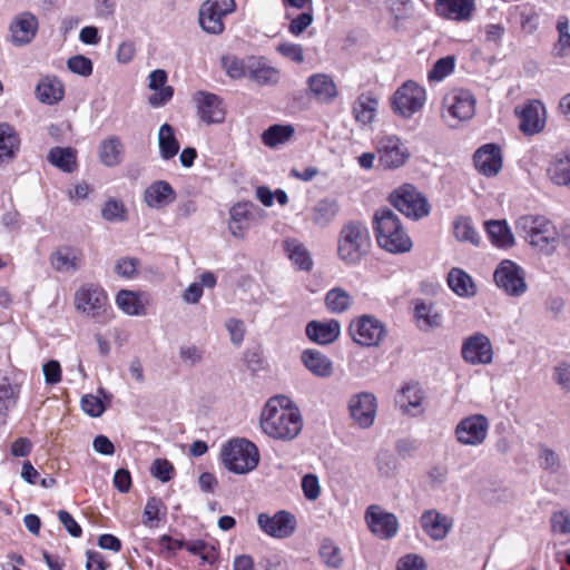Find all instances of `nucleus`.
<instances>
[{
  "label": "nucleus",
  "instance_id": "1",
  "mask_svg": "<svg viewBox=\"0 0 570 570\" xmlns=\"http://www.w3.org/2000/svg\"><path fill=\"white\" fill-rule=\"evenodd\" d=\"M263 432L275 440L292 441L303 429L299 409L286 394H274L259 417Z\"/></svg>",
  "mask_w": 570,
  "mask_h": 570
},
{
  "label": "nucleus",
  "instance_id": "2",
  "mask_svg": "<svg viewBox=\"0 0 570 570\" xmlns=\"http://www.w3.org/2000/svg\"><path fill=\"white\" fill-rule=\"evenodd\" d=\"M373 230L379 246L392 254L410 252L412 240L399 216L390 208H380L373 217Z\"/></svg>",
  "mask_w": 570,
  "mask_h": 570
},
{
  "label": "nucleus",
  "instance_id": "3",
  "mask_svg": "<svg viewBox=\"0 0 570 570\" xmlns=\"http://www.w3.org/2000/svg\"><path fill=\"white\" fill-rule=\"evenodd\" d=\"M368 228L361 222L344 224L337 237V257L346 266H356L371 248Z\"/></svg>",
  "mask_w": 570,
  "mask_h": 570
},
{
  "label": "nucleus",
  "instance_id": "4",
  "mask_svg": "<svg viewBox=\"0 0 570 570\" xmlns=\"http://www.w3.org/2000/svg\"><path fill=\"white\" fill-rule=\"evenodd\" d=\"M515 230L531 246L541 252L552 250L558 242V232L554 225L541 215H523L515 222Z\"/></svg>",
  "mask_w": 570,
  "mask_h": 570
},
{
  "label": "nucleus",
  "instance_id": "5",
  "mask_svg": "<svg viewBox=\"0 0 570 570\" xmlns=\"http://www.w3.org/2000/svg\"><path fill=\"white\" fill-rule=\"evenodd\" d=\"M75 308L98 324H107L114 317L106 291L96 284H83L76 291Z\"/></svg>",
  "mask_w": 570,
  "mask_h": 570
},
{
  "label": "nucleus",
  "instance_id": "6",
  "mask_svg": "<svg viewBox=\"0 0 570 570\" xmlns=\"http://www.w3.org/2000/svg\"><path fill=\"white\" fill-rule=\"evenodd\" d=\"M222 461L227 470L236 474H246L258 465L257 446L246 439L228 441L222 449Z\"/></svg>",
  "mask_w": 570,
  "mask_h": 570
},
{
  "label": "nucleus",
  "instance_id": "7",
  "mask_svg": "<svg viewBox=\"0 0 570 570\" xmlns=\"http://www.w3.org/2000/svg\"><path fill=\"white\" fill-rule=\"evenodd\" d=\"M475 97L470 90L453 89L442 100L441 117L448 126L455 128L475 114Z\"/></svg>",
  "mask_w": 570,
  "mask_h": 570
},
{
  "label": "nucleus",
  "instance_id": "8",
  "mask_svg": "<svg viewBox=\"0 0 570 570\" xmlns=\"http://www.w3.org/2000/svg\"><path fill=\"white\" fill-rule=\"evenodd\" d=\"M348 334L355 344L363 347H374L379 346L387 336V328L375 316L363 314L351 321Z\"/></svg>",
  "mask_w": 570,
  "mask_h": 570
},
{
  "label": "nucleus",
  "instance_id": "9",
  "mask_svg": "<svg viewBox=\"0 0 570 570\" xmlns=\"http://www.w3.org/2000/svg\"><path fill=\"white\" fill-rule=\"evenodd\" d=\"M390 200L399 212L413 219H421L431 210L428 199L410 184H404L395 189L391 194Z\"/></svg>",
  "mask_w": 570,
  "mask_h": 570
},
{
  "label": "nucleus",
  "instance_id": "10",
  "mask_svg": "<svg viewBox=\"0 0 570 570\" xmlns=\"http://www.w3.org/2000/svg\"><path fill=\"white\" fill-rule=\"evenodd\" d=\"M375 149L379 167L384 170H394L404 166L411 156L402 139L393 134L379 137Z\"/></svg>",
  "mask_w": 570,
  "mask_h": 570
},
{
  "label": "nucleus",
  "instance_id": "11",
  "mask_svg": "<svg viewBox=\"0 0 570 570\" xmlns=\"http://www.w3.org/2000/svg\"><path fill=\"white\" fill-rule=\"evenodd\" d=\"M426 102L425 89L414 81L404 82L393 95L392 108L401 117L410 118Z\"/></svg>",
  "mask_w": 570,
  "mask_h": 570
},
{
  "label": "nucleus",
  "instance_id": "12",
  "mask_svg": "<svg viewBox=\"0 0 570 570\" xmlns=\"http://www.w3.org/2000/svg\"><path fill=\"white\" fill-rule=\"evenodd\" d=\"M236 8L234 0H207L199 10V24L204 31L219 35L225 29L224 19Z\"/></svg>",
  "mask_w": 570,
  "mask_h": 570
},
{
  "label": "nucleus",
  "instance_id": "13",
  "mask_svg": "<svg viewBox=\"0 0 570 570\" xmlns=\"http://www.w3.org/2000/svg\"><path fill=\"white\" fill-rule=\"evenodd\" d=\"M493 277L497 286L510 296L519 297L528 289L524 269L512 261H502Z\"/></svg>",
  "mask_w": 570,
  "mask_h": 570
},
{
  "label": "nucleus",
  "instance_id": "14",
  "mask_svg": "<svg viewBox=\"0 0 570 570\" xmlns=\"http://www.w3.org/2000/svg\"><path fill=\"white\" fill-rule=\"evenodd\" d=\"M489 421L482 414H473L462 419L454 429L456 441L466 446H479L488 436Z\"/></svg>",
  "mask_w": 570,
  "mask_h": 570
},
{
  "label": "nucleus",
  "instance_id": "15",
  "mask_svg": "<svg viewBox=\"0 0 570 570\" xmlns=\"http://www.w3.org/2000/svg\"><path fill=\"white\" fill-rule=\"evenodd\" d=\"M461 356L470 365H488L493 362V346L490 338L480 332L465 337L461 346Z\"/></svg>",
  "mask_w": 570,
  "mask_h": 570
},
{
  "label": "nucleus",
  "instance_id": "16",
  "mask_svg": "<svg viewBox=\"0 0 570 570\" xmlns=\"http://www.w3.org/2000/svg\"><path fill=\"white\" fill-rule=\"evenodd\" d=\"M364 518L370 531L380 539H392L399 532L400 524L396 515L377 504L367 507Z\"/></svg>",
  "mask_w": 570,
  "mask_h": 570
},
{
  "label": "nucleus",
  "instance_id": "17",
  "mask_svg": "<svg viewBox=\"0 0 570 570\" xmlns=\"http://www.w3.org/2000/svg\"><path fill=\"white\" fill-rule=\"evenodd\" d=\"M257 524L265 534L276 539H286L295 532L297 523L291 512L281 510L273 515L259 513Z\"/></svg>",
  "mask_w": 570,
  "mask_h": 570
},
{
  "label": "nucleus",
  "instance_id": "18",
  "mask_svg": "<svg viewBox=\"0 0 570 570\" xmlns=\"http://www.w3.org/2000/svg\"><path fill=\"white\" fill-rule=\"evenodd\" d=\"M38 28V18L32 12H20L9 24V40L16 47L27 46L35 39Z\"/></svg>",
  "mask_w": 570,
  "mask_h": 570
},
{
  "label": "nucleus",
  "instance_id": "19",
  "mask_svg": "<svg viewBox=\"0 0 570 570\" xmlns=\"http://www.w3.org/2000/svg\"><path fill=\"white\" fill-rule=\"evenodd\" d=\"M376 407L374 394H354L348 402L350 415L362 429H367L374 423Z\"/></svg>",
  "mask_w": 570,
  "mask_h": 570
},
{
  "label": "nucleus",
  "instance_id": "20",
  "mask_svg": "<svg viewBox=\"0 0 570 570\" xmlns=\"http://www.w3.org/2000/svg\"><path fill=\"white\" fill-rule=\"evenodd\" d=\"M520 120L519 128L525 135L540 132L546 124L544 109L540 101L533 100L515 108Z\"/></svg>",
  "mask_w": 570,
  "mask_h": 570
},
{
  "label": "nucleus",
  "instance_id": "21",
  "mask_svg": "<svg viewBox=\"0 0 570 570\" xmlns=\"http://www.w3.org/2000/svg\"><path fill=\"white\" fill-rule=\"evenodd\" d=\"M473 161L475 169L480 174L487 177H493L498 175L502 168L501 149L494 144H485L476 149Z\"/></svg>",
  "mask_w": 570,
  "mask_h": 570
},
{
  "label": "nucleus",
  "instance_id": "22",
  "mask_svg": "<svg viewBox=\"0 0 570 570\" xmlns=\"http://www.w3.org/2000/svg\"><path fill=\"white\" fill-rule=\"evenodd\" d=\"M434 8L441 18L466 22L473 16L475 2L474 0H435Z\"/></svg>",
  "mask_w": 570,
  "mask_h": 570
},
{
  "label": "nucleus",
  "instance_id": "23",
  "mask_svg": "<svg viewBox=\"0 0 570 570\" xmlns=\"http://www.w3.org/2000/svg\"><path fill=\"white\" fill-rule=\"evenodd\" d=\"M420 524L426 535L434 541L446 538L453 527V520L441 512L431 509L422 513Z\"/></svg>",
  "mask_w": 570,
  "mask_h": 570
},
{
  "label": "nucleus",
  "instance_id": "24",
  "mask_svg": "<svg viewBox=\"0 0 570 570\" xmlns=\"http://www.w3.org/2000/svg\"><path fill=\"white\" fill-rule=\"evenodd\" d=\"M53 269L60 273H75L82 265V253L71 246H60L50 256Z\"/></svg>",
  "mask_w": 570,
  "mask_h": 570
},
{
  "label": "nucleus",
  "instance_id": "25",
  "mask_svg": "<svg viewBox=\"0 0 570 570\" xmlns=\"http://www.w3.org/2000/svg\"><path fill=\"white\" fill-rule=\"evenodd\" d=\"M176 199V191L166 180L150 184L144 193V200L153 209H163Z\"/></svg>",
  "mask_w": 570,
  "mask_h": 570
},
{
  "label": "nucleus",
  "instance_id": "26",
  "mask_svg": "<svg viewBox=\"0 0 570 570\" xmlns=\"http://www.w3.org/2000/svg\"><path fill=\"white\" fill-rule=\"evenodd\" d=\"M198 114L206 124H219L225 119V108L222 99L208 92H199L197 97Z\"/></svg>",
  "mask_w": 570,
  "mask_h": 570
},
{
  "label": "nucleus",
  "instance_id": "27",
  "mask_svg": "<svg viewBox=\"0 0 570 570\" xmlns=\"http://www.w3.org/2000/svg\"><path fill=\"white\" fill-rule=\"evenodd\" d=\"M307 337L321 345L335 342L341 334V324L336 320L325 322L312 321L306 325Z\"/></svg>",
  "mask_w": 570,
  "mask_h": 570
},
{
  "label": "nucleus",
  "instance_id": "28",
  "mask_svg": "<svg viewBox=\"0 0 570 570\" xmlns=\"http://www.w3.org/2000/svg\"><path fill=\"white\" fill-rule=\"evenodd\" d=\"M377 108V98L372 92H363L353 102L352 114L361 127H367L375 120Z\"/></svg>",
  "mask_w": 570,
  "mask_h": 570
},
{
  "label": "nucleus",
  "instance_id": "29",
  "mask_svg": "<svg viewBox=\"0 0 570 570\" xmlns=\"http://www.w3.org/2000/svg\"><path fill=\"white\" fill-rule=\"evenodd\" d=\"M167 72L163 69H156L148 76V87L154 91L149 96L148 101L153 107H161L166 105L174 95V89L170 86H166Z\"/></svg>",
  "mask_w": 570,
  "mask_h": 570
},
{
  "label": "nucleus",
  "instance_id": "30",
  "mask_svg": "<svg viewBox=\"0 0 570 570\" xmlns=\"http://www.w3.org/2000/svg\"><path fill=\"white\" fill-rule=\"evenodd\" d=\"M307 85L311 94L321 102H332L338 94L334 80L326 73L312 75Z\"/></svg>",
  "mask_w": 570,
  "mask_h": 570
},
{
  "label": "nucleus",
  "instance_id": "31",
  "mask_svg": "<svg viewBox=\"0 0 570 570\" xmlns=\"http://www.w3.org/2000/svg\"><path fill=\"white\" fill-rule=\"evenodd\" d=\"M283 248L292 264L301 271L309 272L313 268V258L307 247L296 238H286Z\"/></svg>",
  "mask_w": 570,
  "mask_h": 570
},
{
  "label": "nucleus",
  "instance_id": "32",
  "mask_svg": "<svg viewBox=\"0 0 570 570\" xmlns=\"http://www.w3.org/2000/svg\"><path fill=\"white\" fill-rule=\"evenodd\" d=\"M65 95L63 83L55 76L41 78L36 87L38 100L46 105H55L62 100Z\"/></svg>",
  "mask_w": 570,
  "mask_h": 570
},
{
  "label": "nucleus",
  "instance_id": "33",
  "mask_svg": "<svg viewBox=\"0 0 570 570\" xmlns=\"http://www.w3.org/2000/svg\"><path fill=\"white\" fill-rule=\"evenodd\" d=\"M547 175L553 185L570 189V153L556 155L549 163Z\"/></svg>",
  "mask_w": 570,
  "mask_h": 570
},
{
  "label": "nucleus",
  "instance_id": "34",
  "mask_svg": "<svg viewBox=\"0 0 570 570\" xmlns=\"http://www.w3.org/2000/svg\"><path fill=\"white\" fill-rule=\"evenodd\" d=\"M301 361L315 376L327 377L333 373V362L317 350L309 348L303 351Z\"/></svg>",
  "mask_w": 570,
  "mask_h": 570
},
{
  "label": "nucleus",
  "instance_id": "35",
  "mask_svg": "<svg viewBox=\"0 0 570 570\" xmlns=\"http://www.w3.org/2000/svg\"><path fill=\"white\" fill-rule=\"evenodd\" d=\"M338 212L340 205L336 199L324 198L311 208L309 218L315 226L324 228L336 218Z\"/></svg>",
  "mask_w": 570,
  "mask_h": 570
},
{
  "label": "nucleus",
  "instance_id": "36",
  "mask_svg": "<svg viewBox=\"0 0 570 570\" xmlns=\"http://www.w3.org/2000/svg\"><path fill=\"white\" fill-rule=\"evenodd\" d=\"M250 207L249 203H237L230 208L228 229L234 237L244 238L252 217Z\"/></svg>",
  "mask_w": 570,
  "mask_h": 570
},
{
  "label": "nucleus",
  "instance_id": "37",
  "mask_svg": "<svg viewBox=\"0 0 570 570\" xmlns=\"http://www.w3.org/2000/svg\"><path fill=\"white\" fill-rule=\"evenodd\" d=\"M116 304L125 314L140 316L146 314L148 297L145 294L121 289L116 296Z\"/></svg>",
  "mask_w": 570,
  "mask_h": 570
},
{
  "label": "nucleus",
  "instance_id": "38",
  "mask_svg": "<svg viewBox=\"0 0 570 570\" xmlns=\"http://www.w3.org/2000/svg\"><path fill=\"white\" fill-rule=\"evenodd\" d=\"M446 281L449 287L460 297H473L476 294L472 277L461 268H451Z\"/></svg>",
  "mask_w": 570,
  "mask_h": 570
},
{
  "label": "nucleus",
  "instance_id": "39",
  "mask_svg": "<svg viewBox=\"0 0 570 570\" xmlns=\"http://www.w3.org/2000/svg\"><path fill=\"white\" fill-rule=\"evenodd\" d=\"M48 161L65 173H73L78 168L77 151L71 147H55L47 156Z\"/></svg>",
  "mask_w": 570,
  "mask_h": 570
},
{
  "label": "nucleus",
  "instance_id": "40",
  "mask_svg": "<svg viewBox=\"0 0 570 570\" xmlns=\"http://www.w3.org/2000/svg\"><path fill=\"white\" fill-rule=\"evenodd\" d=\"M248 78L255 80L259 85H272L278 81V71L268 66L262 59L254 57L248 58Z\"/></svg>",
  "mask_w": 570,
  "mask_h": 570
},
{
  "label": "nucleus",
  "instance_id": "41",
  "mask_svg": "<svg viewBox=\"0 0 570 570\" xmlns=\"http://www.w3.org/2000/svg\"><path fill=\"white\" fill-rule=\"evenodd\" d=\"M124 146L119 137L110 136L99 146V158L107 167H115L121 163Z\"/></svg>",
  "mask_w": 570,
  "mask_h": 570
},
{
  "label": "nucleus",
  "instance_id": "42",
  "mask_svg": "<svg viewBox=\"0 0 570 570\" xmlns=\"http://www.w3.org/2000/svg\"><path fill=\"white\" fill-rule=\"evenodd\" d=\"M20 139L8 124H0V163L12 160L19 149Z\"/></svg>",
  "mask_w": 570,
  "mask_h": 570
},
{
  "label": "nucleus",
  "instance_id": "43",
  "mask_svg": "<svg viewBox=\"0 0 570 570\" xmlns=\"http://www.w3.org/2000/svg\"><path fill=\"white\" fill-rule=\"evenodd\" d=\"M158 147L161 159L169 160L179 151V141L169 124H164L158 130Z\"/></svg>",
  "mask_w": 570,
  "mask_h": 570
},
{
  "label": "nucleus",
  "instance_id": "44",
  "mask_svg": "<svg viewBox=\"0 0 570 570\" xmlns=\"http://www.w3.org/2000/svg\"><path fill=\"white\" fill-rule=\"evenodd\" d=\"M485 230L493 245L498 247L507 248L514 244L513 234L504 220L487 222Z\"/></svg>",
  "mask_w": 570,
  "mask_h": 570
},
{
  "label": "nucleus",
  "instance_id": "45",
  "mask_svg": "<svg viewBox=\"0 0 570 570\" xmlns=\"http://www.w3.org/2000/svg\"><path fill=\"white\" fill-rule=\"evenodd\" d=\"M295 129L292 125H273L262 135L263 142L269 148H276L279 145L288 142Z\"/></svg>",
  "mask_w": 570,
  "mask_h": 570
},
{
  "label": "nucleus",
  "instance_id": "46",
  "mask_svg": "<svg viewBox=\"0 0 570 570\" xmlns=\"http://www.w3.org/2000/svg\"><path fill=\"white\" fill-rule=\"evenodd\" d=\"M414 316L421 330L439 327L442 324L441 315L434 309L432 304L425 302H420L415 305Z\"/></svg>",
  "mask_w": 570,
  "mask_h": 570
},
{
  "label": "nucleus",
  "instance_id": "47",
  "mask_svg": "<svg viewBox=\"0 0 570 570\" xmlns=\"http://www.w3.org/2000/svg\"><path fill=\"white\" fill-rule=\"evenodd\" d=\"M353 303L351 294L342 287H334L325 295L326 308L332 313H344Z\"/></svg>",
  "mask_w": 570,
  "mask_h": 570
},
{
  "label": "nucleus",
  "instance_id": "48",
  "mask_svg": "<svg viewBox=\"0 0 570 570\" xmlns=\"http://www.w3.org/2000/svg\"><path fill=\"white\" fill-rule=\"evenodd\" d=\"M111 394H83L80 401L82 411L91 417H99L110 403Z\"/></svg>",
  "mask_w": 570,
  "mask_h": 570
},
{
  "label": "nucleus",
  "instance_id": "49",
  "mask_svg": "<svg viewBox=\"0 0 570 570\" xmlns=\"http://www.w3.org/2000/svg\"><path fill=\"white\" fill-rule=\"evenodd\" d=\"M453 233L458 240L478 245L480 235L469 217H458L453 223Z\"/></svg>",
  "mask_w": 570,
  "mask_h": 570
},
{
  "label": "nucleus",
  "instance_id": "50",
  "mask_svg": "<svg viewBox=\"0 0 570 570\" xmlns=\"http://www.w3.org/2000/svg\"><path fill=\"white\" fill-rule=\"evenodd\" d=\"M285 18L289 21L288 31L291 35L298 37L301 36L313 22L312 10H305L296 13L291 9L285 12Z\"/></svg>",
  "mask_w": 570,
  "mask_h": 570
},
{
  "label": "nucleus",
  "instance_id": "51",
  "mask_svg": "<svg viewBox=\"0 0 570 570\" xmlns=\"http://www.w3.org/2000/svg\"><path fill=\"white\" fill-rule=\"evenodd\" d=\"M395 404L403 414L419 416L424 412L423 397L420 394H397Z\"/></svg>",
  "mask_w": 570,
  "mask_h": 570
},
{
  "label": "nucleus",
  "instance_id": "52",
  "mask_svg": "<svg viewBox=\"0 0 570 570\" xmlns=\"http://www.w3.org/2000/svg\"><path fill=\"white\" fill-rule=\"evenodd\" d=\"M222 63L226 73L233 79L248 76V59L242 60L235 56H227L222 59Z\"/></svg>",
  "mask_w": 570,
  "mask_h": 570
},
{
  "label": "nucleus",
  "instance_id": "53",
  "mask_svg": "<svg viewBox=\"0 0 570 570\" xmlns=\"http://www.w3.org/2000/svg\"><path fill=\"white\" fill-rule=\"evenodd\" d=\"M320 557L322 561L331 567L338 568L342 564L341 550L331 540H324L320 548Z\"/></svg>",
  "mask_w": 570,
  "mask_h": 570
},
{
  "label": "nucleus",
  "instance_id": "54",
  "mask_svg": "<svg viewBox=\"0 0 570 570\" xmlns=\"http://www.w3.org/2000/svg\"><path fill=\"white\" fill-rule=\"evenodd\" d=\"M570 22L568 17L560 16L557 21V30L559 32V39L556 43V50L558 55L563 56L567 50L570 49Z\"/></svg>",
  "mask_w": 570,
  "mask_h": 570
},
{
  "label": "nucleus",
  "instance_id": "55",
  "mask_svg": "<svg viewBox=\"0 0 570 570\" xmlns=\"http://www.w3.org/2000/svg\"><path fill=\"white\" fill-rule=\"evenodd\" d=\"M550 525L553 533L570 537V511L560 510L552 513Z\"/></svg>",
  "mask_w": 570,
  "mask_h": 570
},
{
  "label": "nucleus",
  "instance_id": "56",
  "mask_svg": "<svg viewBox=\"0 0 570 570\" xmlns=\"http://www.w3.org/2000/svg\"><path fill=\"white\" fill-rule=\"evenodd\" d=\"M161 510H166L161 499L156 497L149 498L144 509L142 523L151 528L153 522L159 520V514Z\"/></svg>",
  "mask_w": 570,
  "mask_h": 570
},
{
  "label": "nucleus",
  "instance_id": "57",
  "mask_svg": "<svg viewBox=\"0 0 570 570\" xmlns=\"http://www.w3.org/2000/svg\"><path fill=\"white\" fill-rule=\"evenodd\" d=\"M454 69V58L444 57L439 59L433 68L429 71L428 78L434 81H441L449 76Z\"/></svg>",
  "mask_w": 570,
  "mask_h": 570
},
{
  "label": "nucleus",
  "instance_id": "58",
  "mask_svg": "<svg viewBox=\"0 0 570 570\" xmlns=\"http://www.w3.org/2000/svg\"><path fill=\"white\" fill-rule=\"evenodd\" d=\"M101 215L108 222H121L126 218V210L121 202L109 199L102 206Z\"/></svg>",
  "mask_w": 570,
  "mask_h": 570
},
{
  "label": "nucleus",
  "instance_id": "59",
  "mask_svg": "<svg viewBox=\"0 0 570 570\" xmlns=\"http://www.w3.org/2000/svg\"><path fill=\"white\" fill-rule=\"evenodd\" d=\"M68 69L77 75L88 77L92 73V62L89 58L78 55L68 59Z\"/></svg>",
  "mask_w": 570,
  "mask_h": 570
},
{
  "label": "nucleus",
  "instance_id": "60",
  "mask_svg": "<svg viewBox=\"0 0 570 570\" xmlns=\"http://www.w3.org/2000/svg\"><path fill=\"white\" fill-rule=\"evenodd\" d=\"M153 476L161 482H168L174 476V466L166 459H156L150 468Z\"/></svg>",
  "mask_w": 570,
  "mask_h": 570
},
{
  "label": "nucleus",
  "instance_id": "61",
  "mask_svg": "<svg viewBox=\"0 0 570 570\" xmlns=\"http://www.w3.org/2000/svg\"><path fill=\"white\" fill-rule=\"evenodd\" d=\"M277 51L296 63H302L304 61V50L298 43L282 42L278 45Z\"/></svg>",
  "mask_w": 570,
  "mask_h": 570
},
{
  "label": "nucleus",
  "instance_id": "62",
  "mask_svg": "<svg viewBox=\"0 0 570 570\" xmlns=\"http://www.w3.org/2000/svg\"><path fill=\"white\" fill-rule=\"evenodd\" d=\"M520 26L527 33H533L539 27V14L534 9H523L520 11Z\"/></svg>",
  "mask_w": 570,
  "mask_h": 570
},
{
  "label": "nucleus",
  "instance_id": "63",
  "mask_svg": "<svg viewBox=\"0 0 570 570\" xmlns=\"http://www.w3.org/2000/svg\"><path fill=\"white\" fill-rule=\"evenodd\" d=\"M302 490L307 500L314 501L321 494L320 481L314 474H306L302 479Z\"/></svg>",
  "mask_w": 570,
  "mask_h": 570
},
{
  "label": "nucleus",
  "instance_id": "64",
  "mask_svg": "<svg viewBox=\"0 0 570 570\" xmlns=\"http://www.w3.org/2000/svg\"><path fill=\"white\" fill-rule=\"evenodd\" d=\"M387 8L395 19L407 18L413 10L412 0H387Z\"/></svg>",
  "mask_w": 570,
  "mask_h": 570
}]
</instances>
